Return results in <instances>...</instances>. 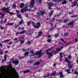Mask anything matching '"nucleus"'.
Instances as JSON below:
<instances>
[{
  "label": "nucleus",
  "instance_id": "1",
  "mask_svg": "<svg viewBox=\"0 0 78 78\" xmlns=\"http://www.w3.org/2000/svg\"><path fill=\"white\" fill-rule=\"evenodd\" d=\"M33 26L35 28H39L40 27H41V23L40 22H37L36 25V23H32Z\"/></svg>",
  "mask_w": 78,
  "mask_h": 78
},
{
  "label": "nucleus",
  "instance_id": "2",
  "mask_svg": "<svg viewBox=\"0 0 78 78\" xmlns=\"http://www.w3.org/2000/svg\"><path fill=\"white\" fill-rule=\"evenodd\" d=\"M30 10V9H28V7L27 6H25V7L24 9H23L20 10V12H25V11H29Z\"/></svg>",
  "mask_w": 78,
  "mask_h": 78
},
{
  "label": "nucleus",
  "instance_id": "3",
  "mask_svg": "<svg viewBox=\"0 0 78 78\" xmlns=\"http://www.w3.org/2000/svg\"><path fill=\"white\" fill-rule=\"evenodd\" d=\"M34 0H31L30 1V6H29V7L30 8H33V6L34 5Z\"/></svg>",
  "mask_w": 78,
  "mask_h": 78
},
{
  "label": "nucleus",
  "instance_id": "4",
  "mask_svg": "<svg viewBox=\"0 0 78 78\" xmlns=\"http://www.w3.org/2000/svg\"><path fill=\"white\" fill-rule=\"evenodd\" d=\"M41 51H42L41 50H40L39 51H37L36 53V55H38V58H41V56L43 54L42 53H41Z\"/></svg>",
  "mask_w": 78,
  "mask_h": 78
},
{
  "label": "nucleus",
  "instance_id": "5",
  "mask_svg": "<svg viewBox=\"0 0 78 78\" xmlns=\"http://www.w3.org/2000/svg\"><path fill=\"white\" fill-rule=\"evenodd\" d=\"M2 9L4 11H5V12H9V8H3Z\"/></svg>",
  "mask_w": 78,
  "mask_h": 78
},
{
  "label": "nucleus",
  "instance_id": "6",
  "mask_svg": "<svg viewBox=\"0 0 78 78\" xmlns=\"http://www.w3.org/2000/svg\"><path fill=\"white\" fill-rule=\"evenodd\" d=\"M58 0L61 1V0L62 1L63 0H53V1L54 2H58ZM66 3H67V2H66V0H64V1L62 2V4H66Z\"/></svg>",
  "mask_w": 78,
  "mask_h": 78
},
{
  "label": "nucleus",
  "instance_id": "7",
  "mask_svg": "<svg viewBox=\"0 0 78 78\" xmlns=\"http://www.w3.org/2000/svg\"><path fill=\"white\" fill-rule=\"evenodd\" d=\"M26 31H25V30H23V31H21V32H17L16 34V35H18L19 34H24V33H26Z\"/></svg>",
  "mask_w": 78,
  "mask_h": 78
},
{
  "label": "nucleus",
  "instance_id": "8",
  "mask_svg": "<svg viewBox=\"0 0 78 78\" xmlns=\"http://www.w3.org/2000/svg\"><path fill=\"white\" fill-rule=\"evenodd\" d=\"M16 13H17L16 14L17 16L18 17H19V18H21V17H22V16H21L19 14H18V13H19V12H19V11L18 10H16Z\"/></svg>",
  "mask_w": 78,
  "mask_h": 78
},
{
  "label": "nucleus",
  "instance_id": "9",
  "mask_svg": "<svg viewBox=\"0 0 78 78\" xmlns=\"http://www.w3.org/2000/svg\"><path fill=\"white\" fill-rule=\"evenodd\" d=\"M73 22H72L68 24V25L69 26L70 28H73Z\"/></svg>",
  "mask_w": 78,
  "mask_h": 78
},
{
  "label": "nucleus",
  "instance_id": "10",
  "mask_svg": "<svg viewBox=\"0 0 78 78\" xmlns=\"http://www.w3.org/2000/svg\"><path fill=\"white\" fill-rule=\"evenodd\" d=\"M30 53L32 54L31 55H30V57L31 58V56H34L35 55V53L33 51H30Z\"/></svg>",
  "mask_w": 78,
  "mask_h": 78
},
{
  "label": "nucleus",
  "instance_id": "11",
  "mask_svg": "<svg viewBox=\"0 0 78 78\" xmlns=\"http://www.w3.org/2000/svg\"><path fill=\"white\" fill-rule=\"evenodd\" d=\"M48 5H49L48 9H51V7L53 6V4L51 2H49L48 3Z\"/></svg>",
  "mask_w": 78,
  "mask_h": 78
},
{
  "label": "nucleus",
  "instance_id": "12",
  "mask_svg": "<svg viewBox=\"0 0 78 78\" xmlns=\"http://www.w3.org/2000/svg\"><path fill=\"white\" fill-rule=\"evenodd\" d=\"M52 53H53V51L51 53L47 52V55H49V58H50L51 56H52Z\"/></svg>",
  "mask_w": 78,
  "mask_h": 78
},
{
  "label": "nucleus",
  "instance_id": "13",
  "mask_svg": "<svg viewBox=\"0 0 78 78\" xmlns=\"http://www.w3.org/2000/svg\"><path fill=\"white\" fill-rule=\"evenodd\" d=\"M12 62H14L15 64V65H17L19 64V60H16L15 61H14Z\"/></svg>",
  "mask_w": 78,
  "mask_h": 78
},
{
  "label": "nucleus",
  "instance_id": "14",
  "mask_svg": "<svg viewBox=\"0 0 78 78\" xmlns=\"http://www.w3.org/2000/svg\"><path fill=\"white\" fill-rule=\"evenodd\" d=\"M7 59V55H5L4 57V59L2 60V62H4V61H6V59Z\"/></svg>",
  "mask_w": 78,
  "mask_h": 78
},
{
  "label": "nucleus",
  "instance_id": "15",
  "mask_svg": "<svg viewBox=\"0 0 78 78\" xmlns=\"http://www.w3.org/2000/svg\"><path fill=\"white\" fill-rule=\"evenodd\" d=\"M59 75H60V77H62V78H63L64 77V76H63L62 73V72H59Z\"/></svg>",
  "mask_w": 78,
  "mask_h": 78
},
{
  "label": "nucleus",
  "instance_id": "16",
  "mask_svg": "<svg viewBox=\"0 0 78 78\" xmlns=\"http://www.w3.org/2000/svg\"><path fill=\"white\" fill-rule=\"evenodd\" d=\"M24 5L25 4H24L23 3H22L20 4V7L21 8H23Z\"/></svg>",
  "mask_w": 78,
  "mask_h": 78
},
{
  "label": "nucleus",
  "instance_id": "17",
  "mask_svg": "<svg viewBox=\"0 0 78 78\" xmlns=\"http://www.w3.org/2000/svg\"><path fill=\"white\" fill-rule=\"evenodd\" d=\"M56 71H54L53 72V73L52 74H51V76H55V74H56Z\"/></svg>",
  "mask_w": 78,
  "mask_h": 78
},
{
  "label": "nucleus",
  "instance_id": "18",
  "mask_svg": "<svg viewBox=\"0 0 78 78\" xmlns=\"http://www.w3.org/2000/svg\"><path fill=\"white\" fill-rule=\"evenodd\" d=\"M45 13H46L45 11H41V16H43V15H44V14H45Z\"/></svg>",
  "mask_w": 78,
  "mask_h": 78
},
{
  "label": "nucleus",
  "instance_id": "19",
  "mask_svg": "<svg viewBox=\"0 0 78 78\" xmlns=\"http://www.w3.org/2000/svg\"><path fill=\"white\" fill-rule=\"evenodd\" d=\"M62 48H63V47H62L60 48H57L56 49L57 51H59L60 50H61V49H62Z\"/></svg>",
  "mask_w": 78,
  "mask_h": 78
},
{
  "label": "nucleus",
  "instance_id": "20",
  "mask_svg": "<svg viewBox=\"0 0 78 78\" xmlns=\"http://www.w3.org/2000/svg\"><path fill=\"white\" fill-rule=\"evenodd\" d=\"M41 63V62H37L34 63V65H39Z\"/></svg>",
  "mask_w": 78,
  "mask_h": 78
},
{
  "label": "nucleus",
  "instance_id": "21",
  "mask_svg": "<svg viewBox=\"0 0 78 78\" xmlns=\"http://www.w3.org/2000/svg\"><path fill=\"white\" fill-rule=\"evenodd\" d=\"M77 70L78 69H76V71L74 72V74H76V75H78V72H77Z\"/></svg>",
  "mask_w": 78,
  "mask_h": 78
},
{
  "label": "nucleus",
  "instance_id": "22",
  "mask_svg": "<svg viewBox=\"0 0 78 78\" xmlns=\"http://www.w3.org/2000/svg\"><path fill=\"white\" fill-rule=\"evenodd\" d=\"M53 11H51L50 13L49 14V17H51V15H52V14H53Z\"/></svg>",
  "mask_w": 78,
  "mask_h": 78
},
{
  "label": "nucleus",
  "instance_id": "23",
  "mask_svg": "<svg viewBox=\"0 0 78 78\" xmlns=\"http://www.w3.org/2000/svg\"><path fill=\"white\" fill-rule=\"evenodd\" d=\"M76 4H77V2H76L73 5L71 6V7H73L74 6H76Z\"/></svg>",
  "mask_w": 78,
  "mask_h": 78
},
{
  "label": "nucleus",
  "instance_id": "24",
  "mask_svg": "<svg viewBox=\"0 0 78 78\" xmlns=\"http://www.w3.org/2000/svg\"><path fill=\"white\" fill-rule=\"evenodd\" d=\"M29 52H26L24 53V56H27L29 55Z\"/></svg>",
  "mask_w": 78,
  "mask_h": 78
},
{
  "label": "nucleus",
  "instance_id": "25",
  "mask_svg": "<svg viewBox=\"0 0 78 78\" xmlns=\"http://www.w3.org/2000/svg\"><path fill=\"white\" fill-rule=\"evenodd\" d=\"M7 25H14V23H8L7 24Z\"/></svg>",
  "mask_w": 78,
  "mask_h": 78
},
{
  "label": "nucleus",
  "instance_id": "26",
  "mask_svg": "<svg viewBox=\"0 0 78 78\" xmlns=\"http://www.w3.org/2000/svg\"><path fill=\"white\" fill-rule=\"evenodd\" d=\"M19 23L20 24H22V23H24V21L23 20H21V21L19 22Z\"/></svg>",
  "mask_w": 78,
  "mask_h": 78
},
{
  "label": "nucleus",
  "instance_id": "27",
  "mask_svg": "<svg viewBox=\"0 0 78 78\" xmlns=\"http://www.w3.org/2000/svg\"><path fill=\"white\" fill-rule=\"evenodd\" d=\"M70 70V69H69L67 70H65V71H66L67 73H70V72H69V71Z\"/></svg>",
  "mask_w": 78,
  "mask_h": 78
},
{
  "label": "nucleus",
  "instance_id": "28",
  "mask_svg": "<svg viewBox=\"0 0 78 78\" xmlns=\"http://www.w3.org/2000/svg\"><path fill=\"white\" fill-rule=\"evenodd\" d=\"M1 16V18H3V16H5V14L4 13H0Z\"/></svg>",
  "mask_w": 78,
  "mask_h": 78
},
{
  "label": "nucleus",
  "instance_id": "29",
  "mask_svg": "<svg viewBox=\"0 0 78 78\" xmlns=\"http://www.w3.org/2000/svg\"><path fill=\"white\" fill-rule=\"evenodd\" d=\"M15 78H19V75H18V74L17 73H16V74Z\"/></svg>",
  "mask_w": 78,
  "mask_h": 78
},
{
  "label": "nucleus",
  "instance_id": "30",
  "mask_svg": "<svg viewBox=\"0 0 78 78\" xmlns=\"http://www.w3.org/2000/svg\"><path fill=\"white\" fill-rule=\"evenodd\" d=\"M68 22V20L65 19L64 20L63 22V23H66V22Z\"/></svg>",
  "mask_w": 78,
  "mask_h": 78
},
{
  "label": "nucleus",
  "instance_id": "31",
  "mask_svg": "<svg viewBox=\"0 0 78 78\" xmlns=\"http://www.w3.org/2000/svg\"><path fill=\"white\" fill-rule=\"evenodd\" d=\"M8 12L9 14H10V16H12V15H13V14H14V13L12 12Z\"/></svg>",
  "mask_w": 78,
  "mask_h": 78
},
{
  "label": "nucleus",
  "instance_id": "32",
  "mask_svg": "<svg viewBox=\"0 0 78 78\" xmlns=\"http://www.w3.org/2000/svg\"><path fill=\"white\" fill-rule=\"evenodd\" d=\"M68 58L69 59H71L72 58L71 55H68Z\"/></svg>",
  "mask_w": 78,
  "mask_h": 78
},
{
  "label": "nucleus",
  "instance_id": "33",
  "mask_svg": "<svg viewBox=\"0 0 78 78\" xmlns=\"http://www.w3.org/2000/svg\"><path fill=\"white\" fill-rule=\"evenodd\" d=\"M65 61L66 62H68L69 61V59H68L67 58H65Z\"/></svg>",
  "mask_w": 78,
  "mask_h": 78
},
{
  "label": "nucleus",
  "instance_id": "34",
  "mask_svg": "<svg viewBox=\"0 0 78 78\" xmlns=\"http://www.w3.org/2000/svg\"><path fill=\"white\" fill-rule=\"evenodd\" d=\"M52 49V48H51L50 49H49L48 50H47L46 51V52H48V51H50V50H51Z\"/></svg>",
  "mask_w": 78,
  "mask_h": 78
},
{
  "label": "nucleus",
  "instance_id": "35",
  "mask_svg": "<svg viewBox=\"0 0 78 78\" xmlns=\"http://www.w3.org/2000/svg\"><path fill=\"white\" fill-rule=\"evenodd\" d=\"M68 67L69 68H72V66L70 65L69 64H68Z\"/></svg>",
  "mask_w": 78,
  "mask_h": 78
},
{
  "label": "nucleus",
  "instance_id": "36",
  "mask_svg": "<svg viewBox=\"0 0 78 78\" xmlns=\"http://www.w3.org/2000/svg\"><path fill=\"white\" fill-rule=\"evenodd\" d=\"M43 33L42 32L40 31L39 33V35L40 36V35H42V34Z\"/></svg>",
  "mask_w": 78,
  "mask_h": 78
},
{
  "label": "nucleus",
  "instance_id": "37",
  "mask_svg": "<svg viewBox=\"0 0 78 78\" xmlns=\"http://www.w3.org/2000/svg\"><path fill=\"white\" fill-rule=\"evenodd\" d=\"M60 58H62V53H60Z\"/></svg>",
  "mask_w": 78,
  "mask_h": 78
},
{
  "label": "nucleus",
  "instance_id": "38",
  "mask_svg": "<svg viewBox=\"0 0 78 78\" xmlns=\"http://www.w3.org/2000/svg\"><path fill=\"white\" fill-rule=\"evenodd\" d=\"M10 40H5L4 41V42H9V41H10Z\"/></svg>",
  "mask_w": 78,
  "mask_h": 78
},
{
  "label": "nucleus",
  "instance_id": "39",
  "mask_svg": "<svg viewBox=\"0 0 78 78\" xmlns=\"http://www.w3.org/2000/svg\"><path fill=\"white\" fill-rule=\"evenodd\" d=\"M30 72V70H26L24 72V73H27V72Z\"/></svg>",
  "mask_w": 78,
  "mask_h": 78
},
{
  "label": "nucleus",
  "instance_id": "40",
  "mask_svg": "<svg viewBox=\"0 0 78 78\" xmlns=\"http://www.w3.org/2000/svg\"><path fill=\"white\" fill-rule=\"evenodd\" d=\"M69 33H65V34H64V36H67V35H68Z\"/></svg>",
  "mask_w": 78,
  "mask_h": 78
},
{
  "label": "nucleus",
  "instance_id": "41",
  "mask_svg": "<svg viewBox=\"0 0 78 78\" xmlns=\"http://www.w3.org/2000/svg\"><path fill=\"white\" fill-rule=\"evenodd\" d=\"M20 42L21 44H23V42H24V41H20Z\"/></svg>",
  "mask_w": 78,
  "mask_h": 78
},
{
  "label": "nucleus",
  "instance_id": "42",
  "mask_svg": "<svg viewBox=\"0 0 78 78\" xmlns=\"http://www.w3.org/2000/svg\"><path fill=\"white\" fill-rule=\"evenodd\" d=\"M77 16H78V15L73 16H71V17H72V18H73V17H77Z\"/></svg>",
  "mask_w": 78,
  "mask_h": 78
},
{
  "label": "nucleus",
  "instance_id": "43",
  "mask_svg": "<svg viewBox=\"0 0 78 78\" xmlns=\"http://www.w3.org/2000/svg\"><path fill=\"white\" fill-rule=\"evenodd\" d=\"M12 41H10L9 43V45H11V44H12Z\"/></svg>",
  "mask_w": 78,
  "mask_h": 78
},
{
  "label": "nucleus",
  "instance_id": "44",
  "mask_svg": "<svg viewBox=\"0 0 78 78\" xmlns=\"http://www.w3.org/2000/svg\"><path fill=\"white\" fill-rule=\"evenodd\" d=\"M16 5H15V4H13V8H16Z\"/></svg>",
  "mask_w": 78,
  "mask_h": 78
},
{
  "label": "nucleus",
  "instance_id": "45",
  "mask_svg": "<svg viewBox=\"0 0 78 78\" xmlns=\"http://www.w3.org/2000/svg\"><path fill=\"white\" fill-rule=\"evenodd\" d=\"M51 40L50 39H48V42H51Z\"/></svg>",
  "mask_w": 78,
  "mask_h": 78
},
{
  "label": "nucleus",
  "instance_id": "46",
  "mask_svg": "<svg viewBox=\"0 0 78 78\" xmlns=\"http://www.w3.org/2000/svg\"><path fill=\"white\" fill-rule=\"evenodd\" d=\"M58 36V34H56L55 35V37L56 38H57Z\"/></svg>",
  "mask_w": 78,
  "mask_h": 78
},
{
  "label": "nucleus",
  "instance_id": "47",
  "mask_svg": "<svg viewBox=\"0 0 78 78\" xmlns=\"http://www.w3.org/2000/svg\"><path fill=\"white\" fill-rule=\"evenodd\" d=\"M39 1L40 4H41V2L42 1V0H39Z\"/></svg>",
  "mask_w": 78,
  "mask_h": 78
},
{
  "label": "nucleus",
  "instance_id": "48",
  "mask_svg": "<svg viewBox=\"0 0 78 78\" xmlns=\"http://www.w3.org/2000/svg\"><path fill=\"white\" fill-rule=\"evenodd\" d=\"M27 24L28 25H29L30 24V22H27Z\"/></svg>",
  "mask_w": 78,
  "mask_h": 78
},
{
  "label": "nucleus",
  "instance_id": "49",
  "mask_svg": "<svg viewBox=\"0 0 78 78\" xmlns=\"http://www.w3.org/2000/svg\"><path fill=\"white\" fill-rule=\"evenodd\" d=\"M14 41H17V38H15L14 39Z\"/></svg>",
  "mask_w": 78,
  "mask_h": 78
},
{
  "label": "nucleus",
  "instance_id": "50",
  "mask_svg": "<svg viewBox=\"0 0 78 78\" xmlns=\"http://www.w3.org/2000/svg\"><path fill=\"white\" fill-rule=\"evenodd\" d=\"M27 44H31V42H30V41H28L27 42Z\"/></svg>",
  "mask_w": 78,
  "mask_h": 78
},
{
  "label": "nucleus",
  "instance_id": "51",
  "mask_svg": "<svg viewBox=\"0 0 78 78\" xmlns=\"http://www.w3.org/2000/svg\"><path fill=\"white\" fill-rule=\"evenodd\" d=\"M61 41H63V42H64V43H66V42L64 41V40L62 39H61Z\"/></svg>",
  "mask_w": 78,
  "mask_h": 78
},
{
  "label": "nucleus",
  "instance_id": "52",
  "mask_svg": "<svg viewBox=\"0 0 78 78\" xmlns=\"http://www.w3.org/2000/svg\"><path fill=\"white\" fill-rule=\"evenodd\" d=\"M48 38H50V37H51V36H50V35H48Z\"/></svg>",
  "mask_w": 78,
  "mask_h": 78
},
{
  "label": "nucleus",
  "instance_id": "53",
  "mask_svg": "<svg viewBox=\"0 0 78 78\" xmlns=\"http://www.w3.org/2000/svg\"><path fill=\"white\" fill-rule=\"evenodd\" d=\"M68 62L69 64H71V63H72V62H71L69 61H68Z\"/></svg>",
  "mask_w": 78,
  "mask_h": 78
},
{
  "label": "nucleus",
  "instance_id": "54",
  "mask_svg": "<svg viewBox=\"0 0 78 78\" xmlns=\"http://www.w3.org/2000/svg\"><path fill=\"white\" fill-rule=\"evenodd\" d=\"M5 28L3 27H1V30H3V29H4Z\"/></svg>",
  "mask_w": 78,
  "mask_h": 78
},
{
  "label": "nucleus",
  "instance_id": "55",
  "mask_svg": "<svg viewBox=\"0 0 78 78\" xmlns=\"http://www.w3.org/2000/svg\"><path fill=\"white\" fill-rule=\"evenodd\" d=\"M6 21H7V20L6 19H5L4 21V22H5V23H6Z\"/></svg>",
  "mask_w": 78,
  "mask_h": 78
},
{
  "label": "nucleus",
  "instance_id": "56",
  "mask_svg": "<svg viewBox=\"0 0 78 78\" xmlns=\"http://www.w3.org/2000/svg\"><path fill=\"white\" fill-rule=\"evenodd\" d=\"M33 62V61H30L29 62V63H31V62Z\"/></svg>",
  "mask_w": 78,
  "mask_h": 78
},
{
  "label": "nucleus",
  "instance_id": "57",
  "mask_svg": "<svg viewBox=\"0 0 78 78\" xmlns=\"http://www.w3.org/2000/svg\"><path fill=\"white\" fill-rule=\"evenodd\" d=\"M2 54H3V51H1V53H0V54L1 55H2Z\"/></svg>",
  "mask_w": 78,
  "mask_h": 78
},
{
  "label": "nucleus",
  "instance_id": "58",
  "mask_svg": "<svg viewBox=\"0 0 78 78\" xmlns=\"http://www.w3.org/2000/svg\"><path fill=\"white\" fill-rule=\"evenodd\" d=\"M37 14L38 15V16H40V14L39 12L37 13Z\"/></svg>",
  "mask_w": 78,
  "mask_h": 78
},
{
  "label": "nucleus",
  "instance_id": "59",
  "mask_svg": "<svg viewBox=\"0 0 78 78\" xmlns=\"http://www.w3.org/2000/svg\"><path fill=\"white\" fill-rule=\"evenodd\" d=\"M22 38H23V37H19V39H20V40L21 39H22Z\"/></svg>",
  "mask_w": 78,
  "mask_h": 78
},
{
  "label": "nucleus",
  "instance_id": "60",
  "mask_svg": "<svg viewBox=\"0 0 78 78\" xmlns=\"http://www.w3.org/2000/svg\"><path fill=\"white\" fill-rule=\"evenodd\" d=\"M48 77V76H44V78H46V77Z\"/></svg>",
  "mask_w": 78,
  "mask_h": 78
},
{
  "label": "nucleus",
  "instance_id": "61",
  "mask_svg": "<svg viewBox=\"0 0 78 78\" xmlns=\"http://www.w3.org/2000/svg\"><path fill=\"white\" fill-rule=\"evenodd\" d=\"M8 51H5V53H8Z\"/></svg>",
  "mask_w": 78,
  "mask_h": 78
},
{
  "label": "nucleus",
  "instance_id": "62",
  "mask_svg": "<svg viewBox=\"0 0 78 78\" xmlns=\"http://www.w3.org/2000/svg\"><path fill=\"white\" fill-rule=\"evenodd\" d=\"M15 28H18V26H16V27H15Z\"/></svg>",
  "mask_w": 78,
  "mask_h": 78
},
{
  "label": "nucleus",
  "instance_id": "63",
  "mask_svg": "<svg viewBox=\"0 0 78 78\" xmlns=\"http://www.w3.org/2000/svg\"><path fill=\"white\" fill-rule=\"evenodd\" d=\"M53 66H56V64L55 63H54L53 64Z\"/></svg>",
  "mask_w": 78,
  "mask_h": 78
},
{
  "label": "nucleus",
  "instance_id": "64",
  "mask_svg": "<svg viewBox=\"0 0 78 78\" xmlns=\"http://www.w3.org/2000/svg\"><path fill=\"white\" fill-rule=\"evenodd\" d=\"M76 62H77V64H78V60H77L76 61Z\"/></svg>",
  "mask_w": 78,
  "mask_h": 78
}]
</instances>
